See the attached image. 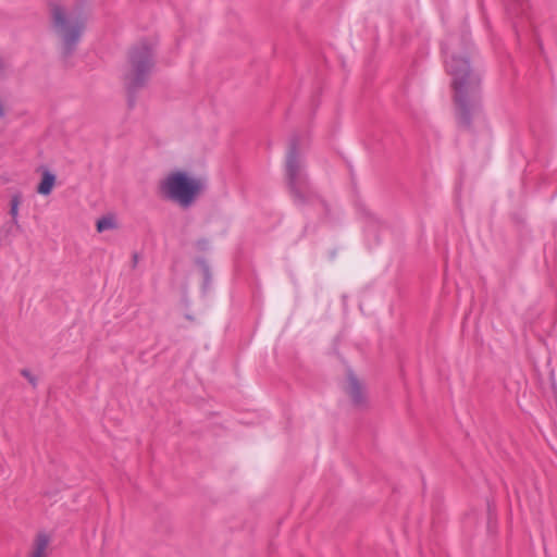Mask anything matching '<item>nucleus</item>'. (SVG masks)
<instances>
[{
  "label": "nucleus",
  "instance_id": "1",
  "mask_svg": "<svg viewBox=\"0 0 557 557\" xmlns=\"http://www.w3.org/2000/svg\"><path fill=\"white\" fill-rule=\"evenodd\" d=\"M472 45L467 33L454 34L443 42L444 64L455 91V100L459 109L460 121L469 123L470 115L480 113V75L469 62Z\"/></svg>",
  "mask_w": 557,
  "mask_h": 557
},
{
  "label": "nucleus",
  "instance_id": "2",
  "mask_svg": "<svg viewBox=\"0 0 557 557\" xmlns=\"http://www.w3.org/2000/svg\"><path fill=\"white\" fill-rule=\"evenodd\" d=\"M307 149L302 141H289L285 156V181L288 190L297 205H305L313 197L307 173Z\"/></svg>",
  "mask_w": 557,
  "mask_h": 557
},
{
  "label": "nucleus",
  "instance_id": "3",
  "mask_svg": "<svg viewBox=\"0 0 557 557\" xmlns=\"http://www.w3.org/2000/svg\"><path fill=\"white\" fill-rule=\"evenodd\" d=\"M207 180L191 176L186 171H173L160 182L161 195L180 207L187 209L207 190Z\"/></svg>",
  "mask_w": 557,
  "mask_h": 557
},
{
  "label": "nucleus",
  "instance_id": "4",
  "mask_svg": "<svg viewBox=\"0 0 557 557\" xmlns=\"http://www.w3.org/2000/svg\"><path fill=\"white\" fill-rule=\"evenodd\" d=\"M53 27L62 39L65 53L72 52L78 44L85 27V17L81 11H67L59 4L51 8Z\"/></svg>",
  "mask_w": 557,
  "mask_h": 557
},
{
  "label": "nucleus",
  "instance_id": "5",
  "mask_svg": "<svg viewBox=\"0 0 557 557\" xmlns=\"http://www.w3.org/2000/svg\"><path fill=\"white\" fill-rule=\"evenodd\" d=\"M152 45L141 41L129 53V70L125 76L129 89H136L145 84L153 67Z\"/></svg>",
  "mask_w": 557,
  "mask_h": 557
},
{
  "label": "nucleus",
  "instance_id": "6",
  "mask_svg": "<svg viewBox=\"0 0 557 557\" xmlns=\"http://www.w3.org/2000/svg\"><path fill=\"white\" fill-rule=\"evenodd\" d=\"M348 386L347 394L351 399V403L355 407L363 408L367 406V396L364 394L363 386L359 382L358 377L355 375L352 371L348 372L347 375Z\"/></svg>",
  "mask_w": 557,
  "mask_h": 557
},
{
  "label": "nucleus",
  "instance_id": "7",
  "mask_svg": "<svg viewBox=\"0 0 557 557\" xmlns=\"http://www.w3.org/2000/svg\"><path fill=\"white\" fill-rule=\"evenodd\" d=\"M23 197L21 193L14 194L10 199V215L12 218L11 225L8 227L7 233H12V228L15 227L16 230L21 228V225L18 224L17 215H18V207L22 203Z\"/></svg>",
  "mask_w": 557,
  "mask_h": 557
},
{
  "label": "nucleus",
  "instance_id": "8",
  "mask_svg": "<svg viewBox=\"0 0 557 557\" xmlns=\"http://www.w3.org/2000/svg\"><path fill=\"white\" fill-rule=\"evenodd\" d=\"M55 184V175L48 170H45L41 175V180L37 186V193L44 196L51 194Z\"/></svg>",
  "mask_w": 557,
  "mask_h": 557
},
{
  "label": "nucleus",
  "instance_id": "9",
  "mask_svg": "<svg viewBox=\"0 0 557 557\" xmlns=\"http://www.w3.org/2000/svg\"><path fill=\"white\" fill-rule=\"evenodd\" d=\"M49 544V536L45 533L37 534L34 542V550L30 557H44Z\"/></svg>",
  "mask_w": 557,
  "mask_h": 557
},
{
  "label": "nucleus",
  "instance_id": "10",
  "mask_svg": "<svg viewBox=\"0 0 557 557\" xmlns=\"http://www.w3.org/2000/svg\"><path fill=\"white\" fill-rule=\"evenodd\" d=\"M115 227V222L111 216H102L96 223V228L99 233H102L108 230H112Z\"/></svg>",
  "mask_w": 557,
  "mask_h": 557
},
{
  "label": "nucleus",
  "instance_id": "11",
  "mask_svg": "<svg viewBox=\"0 0 557 557\" xmlns=\"http://www.w3.org/2000/svg\"><path fill=\"white\" fill-rule=\"evenodd\" d=\"M196 264L200 268V270L202 272V275L205 278V284H209V282L211 280V271H210V267H209L207 260L203 258H197Z\"/></svg>",
  "mask_w": 557,
  "mask_h": 557
},
{
  "label": "nucleus",
  "instance_id": "12",
  "mask_svg": "<svg viewBox=\"0 0 557 557\" xmlns=\"http://www.w3.org/2000/svg\"><path fill=\"white\" fill-rule=\"evenodd\" d=\"M21 374L32 384L33 387L37 386V377L33 375L28 369H22Z\"/></svg>",
  "mask_w": 557,
  "mask_h": 557
},
{
  "label": "nucleus",
  "instance_id": "13",
  "mask_svg": "<svg viewBox=\"0 0 557 557\" xmlns=\"http://www.w3.org/2000/svg\"><path fill=\"white\" fill-rule=\"evenodd\" d=\"M195 246L199 251H206L209 249V240L207 238H200L195 243Z\"/></svg>",
  "mask_w": 557,
  "mask_h": 557
},
{
  "label": "nucleus",
  "instance_id": "14",
  "mask_svg": "<svg viewBox=\"0 0 557 557\" xmlns=\"http://www.w3.org/2000/svg\"><path fill=\"white\" fill-rule=\"evenodd\" d=\"M137 262H138V255L135 252V253H133V267H136Z\"/></svg>",
  "mask_w": 557,
  "mask_h": 557
},
{
  "label": "nucleus",
  "instance_id": "15",
  "mask_svg": "<svg viewBox=\"0 0 557 557\" xmlns=\"http://www.w3.org/2000/svg\"><path fill=\"white\" fill-rule=\"evenodd\" d=\"M3 115H4V110H3L2 104L0 103V117H2Z\"/></svg>",
  "mask_w": 557,
  "mask_h": 557
},
{
  "label": "nucleus",
  "instance_id": "16",
  "mask_svg": "<svg viewBox=\"0 0 557 557\" xmlns=\"http://www.w3.org/2000/svg\"><path fill=\"white\" fill-rule=\"evenodd\" d=\"M512 2H517L519 5L522 4V0H511Z\"/></svg>",
  "mask_w": 557,
  "mask_h": 557
}]
</instances>
